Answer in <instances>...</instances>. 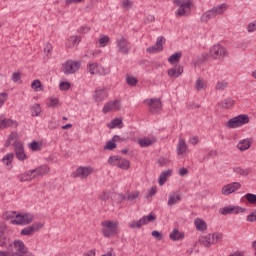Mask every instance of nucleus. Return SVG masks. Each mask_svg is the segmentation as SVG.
I'll return each instance as SVG.
<instances>
[{"label": "nucleus", "mask_w": 256, "mask_h": 256, "mask_svg": "<svg viewBox=\"0 0 256 256\" xmlns=\"http://www.w3.org/2000/svg\"><path fill=\"white\" fill-rule=\"evenodd\" d=\"M11 220L12 225H29V223H33V215L31 214H17L15 211H7L4 215V219H13Z\"/></svg>", "instance_id": "obj_1"}, {"label": "nucleus", "mask_w": 256, "mask_h": 256, "mask_svg": "<svg viewBox=\"0 0 256 256\" xmlns=\"http://www.w3.org/2000/svg\"><path fill=\"white\" fill-rule=\"evenodd\" d=\"M12 256H35L32 252L29 251L25 243L21 240H14L12 246L9 248Z\"/></svg>", "instance_id": "obj_2"}, {"label": "nucleus", "mask_w": 256, "mask_h": 256, "mask_svg": "<svg viewBox=\"0 0 256 256\" xmlns=\"http://www.w3.org/2000/svg\"><path fill=\"white\" fill-rule=\"evenodd\" d=\"M223 13H225V3L214 6L212 9L204 12L200 17V21L201 23H207L210 19H215V17H219Z\"/></svg>", "instance_id": "obj_3"}, {"label": "nucleus", "mask_w": 256, "mask_h": 256, "mask_svg": "<svg viewBox=\"0 0 256 256\" xmlns=\"http://www.w3.org/2000/svg\"><path fill=\"white\" fill-rule=\"evenodd\" d=\"M102 228L101 233L105 237H113V235H117L119 233V223L111 220H106L101 222Z\"/></svg>", "instance_id": "obj_4"}, {"label": "nucleus", "mask_w": 256, "mask_h": 256, "mask_svg": "<svg viewBox=\"0 0 256 256\" xmlns=\"http://www.w3.org/2000/svg\"><path fill=\"white\" fill-rule=\"evenodd\" d=\"M247 123H249V116L247 114H240L229 119L226 122V126L229 129H237V127H243V125H247Z\"/></svg>", "instance_id": "obj_5"}, {"label": "nucleus", "mask_w": 256, "mask_h": 256, "mask_svg": "<svg viewBox=\"0 0 256 256\" xmlns=\"http://www.w3.org/2000/svg\"><path fill=\"white\" fill-rule=\"evenodd\" d=\"M109 165H112L113 167H119V169H122L124 171H127L129 167H131V163L129 160L125 158H121L119 156H110L108 158Z\"/></svg>", "instance_id": "obj_6"}, {"label": "nucleus", "mask_w": 256, "mask_h": 256, "mask_svg": "<svg viewBox=\"0 0 256 256\" xmlns=\"http://www.w3.org/2000/svg\"><path fill=\"white\" fill-rule=\"evenodd\" d=\"M81 68L80 61L68 60L62 65V71L64 75H73V73H77Z\"/></svg>", "instance_id": "obj_7"}, {"label": "nucleus", "mask_w": 256, "mask_h": 256, "mask_svg": "<svg viewBox=\"0 0 256 256\" xmlns=\"http://www.w3.org/2000/svg\"><path fill=\"white\" fill-rule=\"evenodd\" d=\"M12 145L16 159H18V161L27 160V154L25 153V147L23 146V142L16 140Z\"/></svg>", "instance_id": "obj_8"}, {"label": "nucleus", "mask_w": 256, "mask_h": 256, "mask_svg": "<svg viewBox=\"0 0 256 256\" xmlns=\"http://www.w3.org/2000/svg\"><path fill=\"white\" fill-rule=\"evenodd\" d=\"M174 5H177L179 9L176 11V17L187 15V11H191V3L190 2H183V0H174Z\"/></svg>", "instance_id": "obj_9"}, {"label": "nucleus", "mask_w": 256, "mask_h": 256, "mask_svg": "<svg viewBox=\"0 0 256 256\" xmlns=\"http://www.w3.org/2000/svg\"><path fill=\"white\" fill-rule=\"evenodd\" d=\"M147 105L149 106V111L153 115H157V113H161L162 104L161 99L159 98H151L146 100Z\"/></svg>", "instance_id": "obj_10"}, {"label": "nucleus", "mask_w": 256, "mask_h": 256, "mask_svg": "<svg viewBox=\"0 0 256 256\" xmlns=\"http://www.w3.org/2000/svg\"><path fill=\"white\" fill-rule=\"evenodd\" d=\"M95 169L91 166H80L75 171V176L80 179H87L89 175H93Z\"/></svg>", "instance_id": "obj_11"}, {"label": "nucleus", "mask_w": 256, "mask_h": 256, "mask_svg": "<svg viewBox=\"0 0 256 256\" xmlns=\"http://www.w3.org/2000/svg\"><path fill=\"white\" fill-rule=\"evenodd\" d=\"M44 224L41 222H36L31 226H27L21 230V235L29 236L37 233V231L43 229Z\"/></svg>", "instance_id": "obj_12"}, {"label": "nucleus", "mask_w": 256, "mask_h": 256, "mask_svg": "<svg viewBox=\"0 0 256 256\" xmlns=\"http://www.w3.org/2000/svg\"><path fill=\"white\" fill-rule=\"evenodd\" d=\"M163 45H165V38L163 36H159L156 43L146 49V53H161V51H163Z\"/></svg>", "instance_id": "obj_13"}, {"label": "nucleus", "mask_w": 256, "mask_h": 256, "mask_svg": "<svg viewBox=\"0 0 256 256\" xmlns=\"http://www.w3.org/2000/svg\"><path fill=\"white\" fill-rule=\"evenodd\" d=\"M116 47L119 53H122L123 55L129 54V51H130L129 41L124 37H120L116 40Z\"/></svg>", "instance_id": "obj_14"}, {"label": "nucleus", "mask_w": 256, "mask_h": 256, "mask_svg": "<svg viewBox=\"0 0 256 256\" xmlns=\"http://www.w3.org/2000/svg\"><path fill=\"white\" fill-rule=\"evenodd\" d=\"M223 55H225V48L219 44L214 45L210 49V57H213V59H219L220 61H223Z\"/></svg>", "instance_id": "obj_15"}, {"label": "nucleus", "mask_w": 256, "mask_h": 256, "mask_svg": "<svg viewBox=\"0 0 256 256\" xmlns=\"http://www.w3.org/2000/svg\"><path fill=\"white\" fill-rule=\"evenodd\" d=\"M121 109V101L119 100H114L107 102L102 111L103 113H109V111H119Z\"/></svg>", "instance_id": "obj_16"}, {"label": "nucleus", "mask_w": 256, "mask_h": 256, "mask_svg": "<svg viewBox=\"0 0 256 256\" xmlns=\"http://www.w3.org/2000/svg\"><path fill=\"white\" fill-rule=\"evenodd\" d=\"M33 175H35V172L32 169L18 175L17 177L20 183H25V182L33 181V179H37L36 177H33Z\"/></svg>", "instance_id": "obj_17"}, {"label": "nucleus", "mask_w": 256, "mask_h": 256, "mask_svg": "<svg viewBox=\"0 0 256 256\" xmlns=\"http://www.w3.org/2000/svg\"><path fill=\"white\" fill-rule=\"evenodd\" d=\"M245 208L241 206H226L225 207V215H239V213H244Z\"/></svg>", "instance_id": "obj_18"}, {"label": "nucleus", "mask_w": 256, "mask_h": 256, "mask_svg": "<svg viewBox=\"0 0 256 256\" xmlns=\"http://www.w3.org/2000/svg\"><path fill=\"white\" fill-rule=\"evenodd\" d=\"M32 170L34 171L33 177H36V178L43 177V175H47V173L51 171L48 165H41Z\"/></svg>", "instance_id": "obj_19"}, {"label": "nucleus", "mask_w": 256, "mask_h": 256, "mask_svg": "<svg viewBox=\"0 0 256 256\" xmlns=\"http://www.w3.org/2000/svg\"><path fill=\"white\" fill-rule=\"evenodd\" d=\"M94 101H96V103H101L102 101H104L107 97V91H105V89L103 88H98L95 90L94 92Z\"/></svg>", "instance_id": "obj_20"}, {"label": "nucleus", "mask_w": 256, "mask_h": 256, "mask_svg": "<svg viewBox=\"0 0 256 256\" xmlns=\"http://www.w3.org/2000/svg\"><path fill=\"white\" fill-rule=\"evenodd\" d=\"M241 189V183L232 182L225 186V195H231V193H235V191H239Z\"/></svg>", "instance_id": "obj_21"}, {"label": "nucleus", "mask_w": 256, "mask_h": 256, "mask_svg": "<svg viewBox=\"0 0 256 256\" xmlns=\"http://www.w3.org/2000/svg\"><path fill=\"white\" fill-rule=\"evenodd\" d=\"M153 143H157V138H141L138 140L140 147H151Z\"/></svg>", "instance_id": "obj_22"}, {"label": "nucleus", "mask_w": 256, "mask_h": 256, "mask_svg": "<svg viewBox=\"0 0 256 256\" xmlns=\"http://www.w3.org/2000/svg\"><path fill=\"white\" fill-rule=\"evenodd\" d=\"M173 173V171L171 169L165 170L160 174V177L158 179V183L160 186L165 185V183H167V178L171 177V174Z\"/></svg>", "instance_id": "obj_23"}, {"label": "nucleus", "mask_w": 256, "mask_h": 256, "mask_svg": "<svg viewBox=\"0 0 256 256\" xmlns=\"http://www.w3.org/2000/svg\"><path fill=\"white\" fill-rule=\"evenodd\" d=\"M13 159H15V154L13 153H7L3 158H2V163L6 165V167H10V169H13Z\"/></svg>", "instance_id": "obj_24"}, {"label": "nucleus", "mask_w": 256, "mask_h": 256, "mask_svg": "<svg viewBox=\"0 0 256 256\" xmlns=\"http://www.w3.org/2000/svg\"><path fill=\"white\" fill-rule=\"evenodd\" d=\"M187 153V143L185 139H179L177 144V155H185Z\"/></svg>", "instance_id": "obj_25"}, {"label": "nucleus", "mask_w": 256, "mask_h": 256, "mask_svg": "<svg viewBox=\"0 0 256 256\" xmlns=\"http://www.w3.org/2000/svg\"><path fill=\"white\" fill-rule=\"evenodd\" d=\"M79 43H81V36H70L66 45L69 49H73V47H75V45H79Z\"/></svg>", "instance_id": "obj_26"}, {"label": "nucleus", "mask_w": 256, "mask_h": 256, "mask_svg": "<svg viewBox=\"0 0 256 256\" xmlns=\"http://www.w3.org/2000/svg\"><path fill=\"white\" fill-rule=\"evenodd\" d=\"M185 237V234L179 231V229H174L170 234L169 238L172 241H181Z\"/></svg>", "instance_id": "obj_27"}, {"label": "nucleus", "mask_w": 256, "mask_h": 256, "mask_svg": "<svg viewBox=\"0 0 256 256\" xmlns=\"http://www.w3.org/2000/svg\"><path fill=\"white\" fill-rule=\"evenodd\" d=\"M0 247L4 249H11L13 247V242L7 236H0Z\"/></svg>", "instance_id": "obj_28"}, {"label": "nucleus", "mask_w": 256, "mask_h": 256, "mask_svg": "<svg viewBox=\"0 0 256 256\" xmlns=\"http://www.w3.org/2000/svg\"><path fill=\"white\" fill-rule=\"evenodd\" d=\"M107 127L109 129H115V127L123 129V120L121 118H114L110 123H108Z\"/></svg>", "instance_id": "obj_29"}, {"label": "nucleus", "mask_w": 256, "mask_h": 256, "mask_svg": "<svg viewBox=\"0 0 256 256\" xmlns=\"http://www.w3.org/2000/svg\"><path fill=\"white\" fill-rule=\"evenodd\" d=\"M181 201V195L179 193L173 192L169 196L168 205L171 207L173 205H177Z\"/></svg>", "instance_id": "obj_30"}, {"label": "nucleus", "mask_w": 256, "mask_h": 256, "mask_svg": "<svg viewBox=\"0 0 256 256\" xmlns=\"http://www.w3.org/2000/svg\"><path fill=\"white\" fill-rule=\"evenodd\" d=\"M206 86H207V82L205 81V79L199 77L197 78L194 84V89L195 91H203V89H205Z\"/></svg>", "instance_id": "obj_31"}, {"label": "nucleus", "mask_w": 256, "mask_h": 256, "mask_svg": "<svg viewBox=\"0 0 256 256\" xmlns=\"http://www.w3.org/2000/svg\"><path fill=\"white\" fill-rule=\"evenodd\" d=\"M204 238L207 239V242L210 245H213L214 243L221 241V235H219V234H208V235L204 236Z\"/></svg>", "instance_id": "obj_32"}, {"label": "nucleus", "mask_w": 256, "mask_h": 256, "mask_svg": "<svg viewBox=\"0 0 256 256\" xmlns=\"http://www.w3.org/2000/svg\"><path fill=\"white\" fill-rule=\"evenodd\" d=\"M250 147H251V140L249 139H244L240 141L237 145V148L239 149V151H247V149H250Z\"/></svg>", "instance_id": "obj_33"}, {"label": "nucleus", "mask_w": 256, "mask_h": 256, "mask_svg": "<svg viewBox=\"0 0 256 256\" xmlns=\"http://www.w3.org/2000/svg\"><path fill=\"white\" fill-rule=\"evenodd\" d=\"M101 66L97 63H91L87 65L88 72L91 73V75H97V73H101Z\"/></svg>", "instance_id": "obj_34"}, {"label": "nucleus", "mask_w": 256, "mask_h": 256, "mask_svg": "<svg viewBox=\"0 0 256 256\" xmlns=\"http://www.w3.org/2000/svg\"><path fill=\"white\" fill-rule=\"evenodd\" d=\"M183 74V67L179 66L178 68H171L168 70L169 77H179Z\"/></svg>", "instance_id": "obj_35"}, {"label": "nucleus", "mask_w": 256, "mask_h": 256, "mask_svg": "<svg viewBox=\"0 0 256 256\" xmlns=\"http://www.w3.org/2000/svg\"><path fill=\"white\" fill-rule=\"evenodd\" d=\"M138 221L140 223V227H143V225H147V223H153V221H155V217L153 216V214H148L147 216L142 217Z\"/></svg>", "instance_id": "obj_36"}, {"label": "nucleus", "mask_w": 256, "mask_h": 256, "mask_svg": "<svg viewBox=\"0 0 256 256\" xmlns=\"http://www.w3.org/2000/svg\"><path fill=\"white\" fill-rule=\"evenodd\" d=\"M194 225H195L197 231H205V229H207V223L205 222V220H201L199 218H197L194 221Z\"/></svg>", "instance_id": "obj_37"}, {"label": "nucleus", "mask_w": 256, "mask_h": 256, "mask_svg": "<svg viewBox=\"0 0 256 256\" xmlns=\"http://www.w3.org/2000/svg\"><path fill=\"white\" fill-rule=\"evenodd\" d=\"M183 53L181 52H176L174 54H172L169 58H168V62L171 65H175V63H179V60L181 59Z\"/></svg>", "instance_id": "obj_38"}, {"label": "nucleus", "mask_w": 256, "mask_h": 256, "mask_svg": "<svg viewBox=\"0 0 256 256\" xmlns=\"http://www.w3.org/2000/svg\"><path fill=\"white\" fill-rule=\"evenodd\" d=\"M31 115L32 117H39L41 115V106L39 104H34L31 107Z\"/></svg>", "instance_id": "obj_39"}, {"label": "nucleus", "mask_w": 256, "mask_h": 256, "mask_svg": "<svg viewBox=\"0 0 256 256\" xmlns=\"http://www.w3.org/2000/svg\"><path fill=\"white\" fill-rule=\"evenodd\" d=\"M100 201H103L104 203H107L109 199H111V191L105 190L102 192V194L99 196Z\"/></svg>", "instance_id": "obj_40"}, {"label": "nucleus", "mask_w": 256, "mask_h": 256, "mask_svg": "<svg viewBox=\"0 0 256 256\" xmlns=\"http://www.w3.org/2000/svg\"><path fill=\"white\" fill-rule=\"evenodd\" d=\"M139 197V191L128 192L126 195V201H135Z\"/></svg>", "instance_id": "obj_41"}, {"label": "nucleus", "mask_w": 256, "mask_h": 256, "mask_svg": "<svg viewBox=\"0 0 256 256\" xmlns=\"http://www.w3.org/2000/svg\"><path fill=\"white\" fill-rule=\"evenodd\" d=\"M121 7L125 11H129V9H131V7H133V1H131V0H122L121 1Z\"/></svg>", "instance_id": "obj_42"}, {"label": "nucleus", "mask_w": 256, "mask_h": 256, "mask_svg": "<svg viewBox=\"0 0 256 256\" xmlns=\"http://www.w3.org/2000/svg\"><path fill=\"white\" fill-rule=\"evenodd\" d=\"M234 173H237L238 175H242L243 177H247V175H249V172H247V170L236 166L233 168Z\"/></svg>", "instance_id": "obj_43"}, {"label": "nucleus", "mask_w": 256, "mask_h": 256, "mask_svg": "<svg viewBox=\"0 0 256 256\" xmlns=\"http://www.w3.org/2000/svg\"><path fill=\"white\" fill-rule=\"evenodd\" d=\"M138 82H139V80H137V78H135L133 76L126 77V83H127V85H130V87H135V85H137Z\"/></svg>", "instance_id": "obj_44"}, {"label": "nucleus", "mask_w": 256, "mask_h": 256, "mask_svg": "<svg viewBox=\"0 0 256 256\" xmlns=\"http://www.w3.org/2000/svg\"><path fill=\"white\" fill-rule=\"evenodd\" d=\"M53 51V45L51 43L47 42L44 46V53H46V57H51V53Z\"/></svg>", "instance_id": "obj_45"}, {"label": "nucleus", "mask_w": 256, "mask_h": 256, "mask_svg": "<svg viewBox=\"0 0 256 256\" xmlns=\"http://www.w3.org/2000/svg\"><path fill=\"white\" fill-rule=\"evenodd\" d=\"M116 148H117V144L113 140L108 141L104 146V149L108 151H113V149H116Z\"/></svg>", "instance_id": "obj_46"}, {"label": "nucleus", "mask_w": 256, "mask_h": 256, "mask_svg": "<svg viewBox=\"0 0 256 256\" xmlns=\"http://www.w3.org/2000/svg\"><path fill=\"white\" fill-rule=\"evenodd\" d=\"M245 199L248 201V203H251L252 205H255V203H256V195L255 194L247 193L245 195Z\"/></svg>", "instance_id": "obj_47"}, {"label": "nucleus", "mask_w": 256, "mask_h": 256, "mask_svg": "<svg viewBox=\"0 0 256 256\" xmlns=\"http://www.w3.org/2000/svg\"><path fill=\"white\" fill-rule=\"evenodd\" d=\"M60 91H69L71 89V83L69 82H61L59 84Z\"/></svg>", "instance_id": "obj_48"}, {"label": "nucleus", "mask_w": 256, "mask_h": 256, "mask_svg": "<svg viewBox=\"0 0 256 256\" xmlns=\"http://www.w3.org/2000/svg\"><path fill=\"white\" fill-rule=\"evenodd\" d=\"M98 43L100 47H106V45L109 43V36H103L98 40Z\"/></svg>", "instance_id": "obj_49"}, {"label": "nucleus", "mask_w": 256, "mask_h": 256, "mask_svg": "<svg viewBox=\"0 0 256 256\" xmlns=\"http://www.w3.org/2000/svg\"><path fill=\"white\" fill-rule=\"evenodd\" d=\"M29 147L32 151H41V145H39V142L33 141L29 144Z\"/></svg>", "instance_id": "obj_50"}, {"label": "nucleus", "mask_w": 256, "mask_h": 256, "mask_svg": "<svg viewBox=\"0 0 256 256\" xmlns=\"http://www.w3.org/2000/svg\"><path fill=\"white\" fill-rule=\"evenodd\" d=\"M11 81L13 83H19L21 81V72H14L11 76Z\"/></svg>", "instance_id": "obj_51"}, {"label": "nucleus", "mask_w": 256, "mask_h": 256, "mask_svg": "<svg viewBox=\"0 0 256 256\" xmlns=\"http://www.w3.org/2000/svg\"><path fill=\"white\" fill-rule=\"evenodd\" d=\"M216 155H217V152L212 150L203 157V161H209V159H214Z\"/></svg>", "instance_id": "obj_52"}, {"label": "nucleus", "mask_w": 256, "mask_h": 256, "mask_svg": "<svg viewBox=\"0 0 256 256\" xmlns=\"http://www.w3.org/2000/svg\"><path fill=\"white\" fill-rule=\"evenodd\" d=\"M31 87H32V89H34L35 91H39V89H41V81H39V80H34V81H32Z\"/></svg>", "instance_id": "obj_53"}, {"label": "nucleus", "mask_w": 256, "mask_h": 256, "mask_svg": "<svg viewBox=\"0 0 256 256\" xmlns=\"http://www.w3.org/2000/svg\"><path fill=\"white\" fill-rule=\"evenodd\" d=\"M6 127H19V123L12 119H6Z\"/></svg>", "instance_id": "obj_54"}, {"label": "nucleus", "mask_w": 256, "mask_h": 256, "mask_svg": "<svg viewBox=\"0 0 256 256\" xmlns=\"http://www.w3.org/2000/svg\"><path fill=\"white\" fill-rule=\"evenodd\" d=\"M59 105V99L58 98H50L48 102V107H57Z\"/></svg>", "instance_id": "obj_55"}, {"label": "nucleus", "mask_w": 256, "mask_h": 256, "mask_svg": "<svg viewBox=\"0 0 256 256\" xmlns=\"http://www.w3.org/2000/svg\"><path fill=\"white\" fill-rule=\"evenodd\" d=\"M235 105V100H233L232 98H227L225 101V108L226 109H231V107H233Z\"/></svg>", "instance_id": "obj_56"}, {"label": "nucleus", "mask_w": 256, "mask_h": 256, "mask_svg": "<svg viewBox=\"0 0 256 256\" xmlns=\"http://www.w3.org/2000/svg\"><path fill=\"white\" fill-rule=\"evenodd\" d=\"M7 92H2L0 93V108L2 107V105H5V101H7Z\"/></svg>", "instance_id": "obj_57"}, {"label": "nucleus", "mask_w": 256, "mask_h": 256, "mask_svg": "<svg viewBox=\"0 0 256 256\" xmlns=\"http://www.w3.org/2000/svg\"><path fill=\"white\" fill-rule=\"evenodd\" d=\"M247 31L248 33H253L254 31H256V20L248 24Z\"/></svg>", "instance_id": "obj_58"}, {"label": "nucleus", "mask_w": 256, "mask_h": 256, "mask_svg": "<svg viewBox=\"0 0 256 256\" xmlns=\"http://www.w3.org/2000/svg\"><path fill=\"white\" fill-rule=\"evenodd\" d=\"M152 237H155L158 241H161L163 239V234H161L159 231L154 230L151 232Z\"/></svg>", "instance_id": "obj_59"}, {"label": "nucleus", "mask_w": 256, "mask_h": 256, "mask_svg": "<svg viewBox=\"0 0 256 256\" xmlns=\"http://www.w3.org/2000/svg\"><path fill=\"white\" fill-rule=\"evenodd\" d=\"M129 227L131 229H141V223L139 222V220L138 221H132V222H130Z\"/></svg>", "instance_id": "obj_60"}, {"label": "nucleus", "mask_w": 256, "mask_h": 256, "mask_svg": "<svg viewBox=\"0 0 256 256\" xmlns=\"http://www.w3.org/2000/svg\"><path fill=\"white\" fill-rule=\"evenodd\" d=\"M7 128V119L5 116H0V129H5Z\"/></svg>", "instance_id": "obj_61"}, {"label": "nucleus", "mask_w": 256, "mask_h": 256, "mask_svg": "<svg viewBox=\"0 0 256 256\" xmlns=\"http://www.w3.org/2000/svg\"><path fill=\"white\" fill-rule=\"evenodd\" d=\"M199 243H200V245H203L204 247H211V244L207 241V238H205V236H202L199 239Z\"/></svg>", "instance_id": "obj_62"}, {"label": "nucleus", "mask_w": 256, "mask_h": 256, "mask_svg": "<svg viewBox=\"0 0 256 256\" xmlns=\"http://www.w3.org/2000/svg\"><path fill=\"white\" fill-rule=\"evenodd\" d=\"M209 57H211V54L204 53V54H202V55L199 57L198 62H199V63H205V61H207V59H209Z\"/></svg>", "instance_id": "obj_63"}, {"label": "nucleus", "mask_w": 256, "mask_h": 256, "mask_svg": "<svg viewBox=\"0 0 256 256\" xmlns=\"http://www.w3.org/2000/svg\"><path fill=\"white\" fill-rule=\"evenodd\" d=\"M127 200V196L123 193H120L117 195V203L120 205V203H123V201Z\"/></svg>", "instance_id": "obj_64"}]
</instances>
